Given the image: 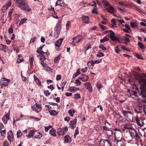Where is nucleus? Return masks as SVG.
Listing matches in <instances>:
<instances>
[{
	"label": "nucleus",
	"mask_w": 146,
	"mask_h": 146,
	"mask_svg": "<svg viewBox=\"0 0 146 146\" xmlns=\"http://www.w3.org/2000/svg\"><path fill=\"white\" fill-rule=\"evenodd\" d=\"M129 134L132 139H135L136 144L139 146V143H141V140L137 131L133 127L130 129Z\"/></svg>",
	"instance_id": "obj_1"
},
{
	"label": "nucleus",
	"mask_w": 146,
	"mask_h": 146,
	"mask_svg": "<svg viewBox=\"0 0 146 146\" xmlns=\"http://www.w3.org/2000/svg\"><path fill=\"white\" fill-rule=\"evenodd\" d=\"M17 2L21 9L27 12H30L31 10V9L24 2L23 0H17Z\"/></svg>",
	"instance_id": "obj_2"
},
{
	"label": "nucleus",
	"mask_w": 146,
	"mask_h": 146,
	"mask_svg": "<svg viewBox=\"0 0 146 146\" xmlns=\"http://www.w3.org/2000/svg\"><path fill=\"white\" fill-rule=\"evenodd\" d=\"M139 83L140 84H142L140 86L141 94L143 97V95L146 93V80L143 78H141L139 80Z\"/></svg>",
	"instance_id": "obj_3"
},
{
	"label": "nucleus",
	"mask_w": 146,
	"mask_h": 146,
	"mask_svg": "<svg viewBox=\"0 0 146 146\" xmlns=\"http://www.w3.org/2000/svg\"><path fill=\"white\" fill-rule=\"evenodd\" d=\"M102 3L104 5L107 7L106 9L108 12L113 13L115 12V10L113 6H111L106 0H103Z\"/></svg>",
	"instance_id": "obj_4"
},
{
	"label": "nucleus",
	"mask_w": 146,
	"mask_h": 146,
	"mask_svg": "<svg viewBox=\"0 0 146 146\" xmlns=\"http://www.w3.org/2000/svg\"><path fill=\"white\" fill-rule=\"evenodd\" d=\"M61 21H60L57 23L54 29V36L56 38H58L60 35L61 27Z\"/></svg>",
	"instance_id": "obj_5"
},
{
	"label": "nucleus",
	"mask_w": 146,
	"mask_h": 146,
	"mask_svg": "<svg viewBox=\"0 0 146 146\" xmlns=\"http://www.w3.org/2000/svg\"><path fill=\"white\" fill-rule=\"evenodd\" d=\"M113 130L115 131L114 134L115 136V140H121L123 139H122V133L120 129L117 128H114Z\"/></svg>",
	"instance_id": "obj_6"
},
{
	"label": "nucleus",
	"mask_w": 146,
	"mask_h": 146,
	"mask_svg": "<svg viewBox=\"0 0 146 146\" xmlns=\"http://www.w3.org/2000/svg\"><path fill=\"white\" fill-rule=\"evenodd\" d=\"M128 122V121L125 118H123L122 117H120L117 119L116 121V123L119 126H123Z\"/></svg>",
	"instance_id": "obj_7"
},
{
	"label": "nucleus",
	"mask_w": 146,
	"mask_h": 146,
	"mask_svg": "<svg viewBox=\"0 0 146 146\" xmlns=\"http://www.w3.org/2000/svg\"><path fill=\"white\" fill-rule=\"evenodd\" d=\"M83 38V36L80 35L74 37L72 38L73 40L72 42L73 45L75 46L76 44L79 42Z\"/></svg>",
	"instance_id": "obj_8"
},
{
	"label": "nucleus",
	"mask_w": 146,
	"mask_h": 146,
	"mask_svg": "<svg viewBox=\"0 0 146 146\" xmlns=\"http://www.w3.org/2000/svg\"><path fill=\"white\" fill-rule=\"evenodd\" d=\"M31 108L33 111H35L37 113L40 111L42 109L41 105L36 103L35 105L32 106Z\"/></svg>",
	"instance_id": "obj_9"
},
{
	"label": "nucleus",
	"mask_w": 146,
	"mask_h": 146,
	"mask_svg": "<svg viewBox=\"0 0 146 146\" xmlns=\"http://www.w3.org/2000/svg\"><path fill=\"white\" fill-rule=\"evenodd\" d=\"M135 119L137 124L140 127H142L144 124L143 120L137 115L136 116Z\"/></svg>",
	"instance_id": "obj_10"
},
{
	"label": "nucleus",
	"mask_w": 146,
	"mask_h": 146,
	"mask_svg": "<svg viewBox=\"0 0 146 146\" xmlns=\"http://www.w3.org/2000/svg\"><path fill=\"white\" fill-rule=\"evenodd\" d=\"M68 130V127L66 126L64 127L62 129L59 128L58 129L57 133L60 136L63 135L67 132Z\"/></svg>",
	"instance_id": "obj_11"
},
{
	"label": "nucleus",
	"mask_w": 146,
	"mask_h": 146,
	"mask_svg": "<svg viewBox=\"0 0 146 146\" xmlns=\"http://www.w3.org/2000/svg\"><path fill=\"white\" fill-rule=\"evenodd\" d=\"M10 82L9 79L5 78H2L0 81V84L3 86L6 87L7 86Z\"/></svg>",
	"instance_id": "obj_12"
},
{
	"label": "nucleus",
	"mask_w": 146,
	"mask_h": 146,
	"mask_svg": "<svg viewBox=\"0 0 146 146\" xmlns=\"http://www.w3.org/2000/svg\"><path fill=\"white\" fill-rule=\"evenodd\" d=\"M41 64L45 70L48 72H52V69L50 68L44 62V61H41Z\"/></svg>",
	"instance_id": "obj_13"
},
{
	"label": "nucleus",
	"mask_w": 146,
	"mask_h": 146,
	"mask_svg": "<svg viewBox=\"0 0 146 146\" xmlns=\"http://www.w3.org/2000/svg\"><path fill=\"white\" fill-rule=\"evenodd\" d=\"M133 127L128 123L123 126V129L124 131L127 132L130 131V129H131Z\"/></svg>",
	"instance_id": "obj_14"
},
{
	"label": "nucleus",
	"mask_w": 146,
	"mask_h": 146,
	"mask_svg": "<svg viewBox=\"0 0 146 146\" xmlns=\"http://www.w3.org/2000/svg\"><path fill=\"white\" fill-rule=\"evenodd\" d=\"M10 110H9L8 112L2 118V120L3 123L5 124L7 123L8 121L10 119L9 116L10 115Z\"/></svg>",
	"instance_id": "obj_15"
},
{
	"label": "nucleus",
	"mask_w": 146,
	"mask_h": 146,
	"mask_svg": "<svg viewBox=\"0 0 146 146\" xmlns=\"http://www.w3.org/2000/svg\"><path fill=\"white\" fill-rule=\"evenodd\" d=\"M11 0L8 1L6 4V5L4 6L2 8L1 10L3 12H5L6 10L8 8L11 6Z\"/></svg>",
	"instance_id": "obj_16"
},
{
	"label": "nucleus",
	"mask_w": 146,
	"mask_h": 146,
	"mask_svg": "<svg viewBox=\"0 0 146 146\" xmlns=\"http://www.w3.org/2000/svg\"><path fill=\"white\" fill-rule=\"evenodd\" d=\"M7 137L9 142H11L13 141L14 135L11 130H9L8 132Z\"/></svg>",
	"instance_id": "obj_17"
},
{
	"label": "nucleus",
	"mask_w": 146,
	"mask_h": 146,
	"mask_svg": "<svg viewBox=\"0 0 146 146\" xmlns=\"http://www.w3.org/2000/svg\"><path fill=\"white\" fill-rule=\"evenodd\" d=\"M124 140L122 139L121 140H114L113 141V144L114 145H117V146H124Z\"/></svg>",
	"instance_id": "obj_18"
},
{
	"label": "nucleus",
	"mask_w": 146,
	"mask_h": 146,
	"mask_svg": "<svg viewBox=\"0 0 146 146\" xmlns=\"http://www.w3.org/2000/svg\"><path fill=\"white\" fill-rule=\"evenodd\" d=\"M84 85L86 88L90 93L92 92V88L91 84L90 82H87L84 83Z\"/></svg>",
	"instance_id": "obj_19"
},
{
	"label": "nucleus",
	"mask_w": 146,
	"mask_h": 146,
	"mask_svg": "<svg viewBox=\"0 0 146 146\" xmlns=\"http://www.w3.org/2000/svg\"><path fill=\"white\" fill-rule=\"evenodd\" d=\"M76 119H75L71 121L69 123L70 127L72 129L75 128L76 126Z\"/></svg>",
	"instance_id": "obj_20"
},
{
	"label": "nucleus",
	"mask_w": 146,
	"mask_h": 146,
	"mask_svg": "<svg viewBox=\"0 0 146 146\" xmlns=\"http://www.w3.org/2000/svg\"><path fill=\"white\" fill-rule=\"evenodd\" d=\"M46 52H44L43 51H41V53L38 55L37 56V57L38 58L39 57V59L41 61H44L46 58H45V56L43 54L46 53Z\"/></svg>",
	"instance_id": "obj_21"
},
{
	"label": "nucleus",
	"mask_w": 146,
	"mask_h": 146,
	"mask_svg": "<svg viewBox=\"0 0 146 146\" xmlns=\"http://www.w3.org/2000/svg\"><path fill=\"white\" fill-rule=\"evenodd\" d=\"M109 32H111L109 35L110 38L112 40L115 41L117 40V37L115 36V34L112 31L110 30Z\"/></svg>",
	"instance_id": "obj_22"
},
{
	"label": "nucleus",
	"mask_w": 146,
	"mask_h": 146,
	"mask_svg": "<svg viewBox=\"0 0 146 146\" xmlns=\"http://www.w3.org/2000/svg\"><path fill=\"white\" fill-rule=\"evenodd\" d=\"M131 36L127 34H125V36L123 37V40H124L125 43L127 44L130 41V38H131Z\"/></svg>",
	"instance_id": "obj_23"
},
{
	"label": "nucleus",
	"mask_w": 146,
	"mask_h": 146,
	"mask_svg": "<svg viewBox=\"0 0 146 146\" xmlns=\"http://www.w3.org/2000/svg\"><path fill=\"white\" fill-rule=\"evenodd\" d=\"M122 112L125 117H127L129 114L133 115V113L131 111L128 110H123L122 111Z\"/></svg>",
	"instance_id": "obj_24"
},
{
	"label": "nucleus",
	"mask_w": 146,
	"mask_h": 146,
	"mask_svg": "<svg viewBox=\"0 0 146 146\" xmlns=\"http://www.w3.org/2000/svg\"><path fill=\"white\" fill-rule=\"evenodd\" d=\"M63 39V38H60L55 42V46L57 47H59L61 46Z\"/></svg>",
	"instance_id": "obj_25"
},
{
	"label": "nucleus",
	"mask_w": 146,
	"mask_h": 146,
	"mask_svg": "<svg viewBox=\"0 0 146 146\" xmlns=\"http://www.w3.org/2000/svg\"><path fill=\"white\" fill-rule=\"evenodd\" d=\"M93 3H94V4L91 5L92 7H95L92 10V12L94 14H98V12L97 11V8L96 7V2L93 1Z\"/></svg>",
	"instance_id": "obj_26"
},
{
	"label": "nucleus",
	"mask_w": 146,
	"mask_h": 146,
	"mask_svg": "<svg viewBox=\"0 0 146 146\" xmlns=\"http://www.w3.org/2000/svg\"><path fill=\"white\" fill-rule=\"evenodd\" d=\"M83 21L85 23H88L89 22V17L88 16L83 15L82 17Z\"/></svg>",
	"instance_id": "obj_27"
},
{
	"label": "nucleus",
	"mask_w": 146,
	"mask_h": 146,
	"mask_svg": "<svg viewBox=\"0 0 146 146\" xmlns=\"http://www.w3.org/2000/svg\"><path fill=\"white\" fill-rule=\"evenodd\" d=\"M0 49L4 52H7L9 50L7 46L2 44H0Z\"/></svg>",
	"instance_id": "obj_28"
},
{
	"label": "nucleus",
	"mask_w": 146,
	"mask_h": 146,
	"mask_svg": "<svg viewBox=\"0 0 146 146\" xmlns=\"http://www.w3.org/2000/svg\"><path fill=\"white\" fill-rule=\"evenodd\" d=\"M142 106L138 105L135 107L134 110L135 112L139 113L141 112L142 111Z\"/></svg>",
	"instance_id": "obj_29"
},
{
	"label": "nucleus",
	"mask_w": 146,
	"mask_h": 146,
	"mask_svg": "<svg viewBox=\"0 0 146 146\" xmlns=\"http://www.w3.org/2000/svg\"><path fill=\"white\" fill-rule=\"evenodd\" d=\"M113 143V141H111L110 140H105L104 141V145H107L108 146H112V145Z\"/></svg>",
	"instance_id": "obj_30"
},
{
	"label": "nucleus",
	"mask_w": 146,
	"mask_h": 146,
	"mask_svg": "<svg viewBox=\"0 0 146 146\" xmlns=\"http://www.w3.org/2000/svg\"><path fill=\"white\" fill-rule=\"evenodd\" d=\"M80 88H77L75 87L71 86L69 88V91L73 93H75L77 90H80Z\"/></svg>",
	"instance_id": "obj_31"
},
{
	"label": "nucleus",
	"mask_w": 146,
	"mask_h": 146,
	"mask_svg": "<svg viewBox=\"0 0 146 146\" xmlns=\"http://www.w3.org/2000/svg\"><path fill=\"white\" fill-rule=\"evenodd\" d=\"M64 142L66 143H70L72 141V139L68 135H66L64 137Z\"/></svg>",
	"instance_id": "obj_32"
},
{
	"label": "nucleus",
	"mask_w": 146,
	"mask_h": 146,
	"mask_svg": "<svg viewBox=\"0 0 146 146\" xmlns=\"http://www.w3.org/2000/svg\"><path fill=\"white\" fill-rule=\"evenodd\" d=\"M79 79L83 82H86L88 80V78L87 76L84 74H82V76L81 77H80Z\"/></svg>",
	"instance_id": "obj_33"
},
{
	"label": "nucleus",
	"mask_w": 146,
	"mask_h": 146,
	"mask_svg": "<svg viewBox=\"0 0 146 146\" xmlns=\"http://www.w3.org/2000/svg\"><path fill=\"white\" fill-rule=\"evenodd\" d=\"M34 78L35 81L37 85L38 86H41V82L40 80L38 78L36 77L35 75H34Z\"/></svg>",
	"instance_id": "obj_34"
},
{
	"label": "nucleus",
	"mask_w": 146,
	"mask_h": 146,
	"mask_svg": "<svg viewBox=\"0 0 146 146\" xmlns=\"http://www.w3.org/2000/svg\"><path fill=\"white\" fill-rule=\"evenodd\" d=\"M61 0H58L57 1L56 3L55 6H57L59 5L60 6H63L64 5V3L63 1H62L61 3Z\"/></svg>",
	"instance_id": "obj_35"
},
{
	"label": "nucleus",
	"mask_w": 146,
	"mask_h": 146,
	"mask_svg": "<svg viewBox=\"0 0 146 146\" xmlns=\"http://www.w3.org/2000/svg\"><path fill=\"white\" fill-rule=\"evenodd\" d=\"M50 134L52 136L56 137V130L54 128H52L49 131Z\"/></svg>",
	"instance_id": "obj_36"
},
{
	"label": "nucleus",
	"mask_w": 146,
	"mask_h": 146,
	"mask_svg": "<svg viewBox=\"0 0 146 146\" xmlns=\"http://www.w3.org/2000/svg\"><path fill=\"white\" fill-rule=\"evenodd\" d=\"M48 111L50 114L52 116H55L58 113V112H57L55 110H48Z\"/></svg>",
	"instance_id": "obj_37"
},
{
	"label": "nucleus",
	"mask_w": 146,
	"mask_h": 146,
	"mask_svg": "<svg viewBox=\"0 0 146 146\" xmlns=\"http://www.w3.org/2000/svg\"><path fill=\"white\" fill-rule=\"evenodd\" d=\"M24 59L23 58L21 55V54H19L18 56L17 62L19 63L23 61Z\"/></svg>",
	"instance_id": "obj_38"
},
{
	"label": "nucleus",
	"mask_w": 146,
	"mask_h": 146,
	"mask_svg": "<svg viewBox=\"0 0 146 146\" xmlns=\"http://www.w3.org/2000/svg\"><path fill=\"white\" fill-rule=\"evenodd\" d=\"M75 111L72 108L70 109L68 111V113L71 117H73Z\"/></svg>",
	"instance_id": "obj_39"
},
{
	"label": "nucleus",
	"mask_w": 146,
	"mask_h": 146,
	"mask_svg": "<svg viewBox=\"0 0 146 146\" xmlns=\"http://www.w3.org/2000/svg\"><path fill=\"white\" fill-rule=\"evenodd\" d=\"M34 135V131L33 130H32L29 132V134L27 136V137L28 138H30L33 136Z\"/></svg>",
	"instance_id": "obj_40"
},
{
	"label": "nucleus",
	"mask_w": 146,
	"mask_h": 146,
	"mask_svg": "<svg viewBox=\"0 0 146 146\" xmlns=\"http://www.w3.org/2000/svg\"><path fill=\"white\" fill-rule=\"evenodd\" d=\"M27 20V18H23L20 21V23L19 24V26H20L22 24L26 23V21Z\"/></svg>",
	"instance_id": "obj_41"
},
{
	"label": "nucleus",
	"mask_w": 146,
	"mask_h": 146,
	"mask_svg": "<svg viewBox=\"0 0 146 146\" xmlns=\"http://www.w3.org/2000/svg\"><path fill=\"white\" fill-rule=\"evenodd\" d=\"M61 57V55L60 54V55H58V56H56V57H55V58H54V62L55 63H56L58 62L59 61L60 58Z\"/></svg>",
	"instance_id": "obj_42"
},
{
	"label": "nucleus",
	"mask_w": 146,
	"mask_h": 146,
	"mask_svg": "<svg viewBox=\"0 0 146 146\" xmlns=\"http://www.w3.org/2000/svg\"><path fill=\"white\" fill-rule=\"evenodd\" d=\"M94 64V61L93 60H91L88 62L87 63L88 66H90L91 68H92Z\"/></svg>",
	"instance_id": "obj_43"
},
{
	"label": "nucleus",
	"mask_w": 146,
	"mask_h": 146,
	"mask_svg": "<svg viewBox=\"0 0 146 146\" xmlns=\"http://www.w3.org/2000/svg\"><path fill=\"white\" fill-rule=\"evenodd\" d=\"M130 25L132 28L134 29L136 28L137 27V24L135 22H131Z\"/></svg>",
	"instance_id": "obj_44"
},
{
	"label": "nucleus",
	"mask_w": 146,
	"mask_h": 146,
	"mask_svg": "<svg viewBox=\"0 0 146 146\" xmlns=\"http://www.w3.org/2000/svg\"><path fill=\"white\" fill-rule=\"evenodd\" d=\"M42 135L39 132L37 133L35 136V138L36 139H40L42 137Z\"/></svg>",
	"instance_id": "obj_45"
},
{
	"label": "nucleus",
	"mask_w": 146,
	"mask_h": 146,
	"mask_svg": "<svg viewBox=\"0 0 146 146\" xmlns=\"http://www.w3.org/2000/svg\"><path fill=\"white\" fill-rule=\"evenodd\" d=\"M137 44L140 48L142 49H145V46L141 42H138Z\"/></svg>",
	"instance_id": "obj_46"
},
{
	"label": "nucleus",
	"mask_w": 146,
	"mask_h": 146,
	"mask_svg": "<svg viewBox=\"0 0 146 146\" xmlns=\"http://www.w3.org/2000/svg\"><path fill=\"white\" fill-rule=\"evenodd\" d=\"M109 40L108 38L107 37H105L103 38L100 40V42L101 43H103L106 41H107Z\"/></svg>",
	"instance_id": "obj_47"
},
{
	"label": "nucleus",
	"mask_w": 146,
	"mask_h": 146,
	"mask_svg": "<svg viewBox=\"0 0 146 146\" xmlns=\"http://www.w3.org/2000/svg\"><path fill=\"white\" fill-rule=\"evenodd\" d=\"M119 47L118 46H116L114 48V50L115 52L117 54H119L120 52V50L119 49Z\"/></svg>",
	"instance_id": "obj_48"
},
{
	"label": "nucleus",
	"mask_w": 146,
	"mask_h": 146,
	"mask_svg": "<svg viewBox=\"0 0 146 146\" xmlns=\"http://www.w3.org/2000/svg\"><path fill=\"white\" fill-rule=\"evenodd\" d=\"M75 83L76 86H80L82 84L81 82L78 79H76L75 81Z\"/></svg>",
	"instance_id": "obj_49"
},
{
	"label": "nucleus",
	"mask_w": 146,
	"mask_h": 146,
	"mask_svg": "<svg viewBox=\"0 0 146 146\" xmlns=\"http://www.w3.org/2000/svg\"><path fill=\"white\" fill-rule=\"evenodd\" d=\"M23 134L20 130H18L17 132V136L18 138H19L21 137Z\"/></svg>",
	"instance_id": "obj_50"
},
{
	"label": "nucleus",
	"mask_w": 146,
	"mask_h": 146,
	"mask_svg": "<svg viewBox=\"0 0 146 146\" xmlns=\"http://www.w3.org/2000/svg\"><path fill=\"white\" fill-rule=\"evenodd\" d=\"M79 132L78 131V127H77L75 129V133L74 135V138H75L77 135L78 134Z\"/></svg>",
	"instance_id": "obj_51"
},
{
	"label": "nucleus",
	"mask_w": 146,
	"mask_h": 146,
	"mask_svg": "<svg viewBox=\"0 0 146 146\" xmlns=\"http://www.w3.org/2000/svg\"><path fill=\"white\" fill-rule=\"evenodd\" d=\"M91 48V45L90 44H86V49L85 50V52H86V51L89 49Z\"/></svg>",
	"instance_id": "obj_52"
},
{
	"label": "nucleus",
	"mask_w": 146,
	"mask_h": 146,
	"mask_svg": "<svg viewBox=\"0 0 146 146\" xmlns=\"http://www.w3.org/2000/svg\"><path fill=\"white\" fill-rule=\"evenodd\" d=\"M29 62H30V64L31 67H32L33 64V62L34 60V59L33 57L30 58L29 59Z\"/></svg>",
	"instance_id": "obj_53"
},
{
	"label": "nucleus",
	"mask_w": 146,
	"mask_h": 146,
	"mask_svg": "<svg viewBox=\"0 0 146 146\" xmlns=\"http://www.w3.org/2000/svg\"><path fill=\"white\" fill-rule=\"evenodd\" d=\"M118 3L121 5L125 6H127V1L119 2Z\"/></svg>",
	"instance_id": "obj_54"
},
{
	"label": "nucleus",
	"mask_w": 146,
	"mask_h": 146,
	"mask_svg": "<svg viewBox=\"0 0 146 146\" xmlns=\"http://www.w3.org/2000/svg\"><path fill=\"white\" fill-rule=\"evenodd\" d=\"M70 21H68L66 24V29L68 30L69 29V27L70 26Z\"/></svg>",
	"instance_id": "obj_55"
},
{
	"label": "nucleus",
	"mask_w": 146,
	"mask_h": 146,
	"mask_svg": "<svg viewBox=\"0 0 146 146\" xmlns=\"http://www.w3.org/2000/svg\"><path fill=\"white\" fill-rule=\"evenodd\" d=\"M96 86L97 88L99 89L103 87L101 83L100 82H98L97 83Z\"/></svg>",
	"instance_id": "obj_56"
},
{
	"label": "nucleus",
	"mask_w": 146,
	"mask_h": 146,
	"mask_svg": "<svg viewBox=\"0 0 146 146\" xmlns=\"http://www.w3.org/2000/svg\"><path fill=\"white\" fill-rule=\"evenodd\" d=\"M103 129L104 133H105L109 129V128L107 126H104L103 127Z\"/></svg>",
	"instance_id": "obj_57"
},
{
	"label": "nucleus",
	"mask_w": 146,
	"mask_h": 146,
	"mask_svg": "<svg viewBox=\"0 0 146 146\" xmlns=\"http://www.w3.org/2000/svg\"><path fill=\"white\" fill-rule=\"evenodd\" d=\"M105 133L108 135L110 136L112 134V131L109 129Z\"/></svg>",
	"instance_id": "obj_58"
},
{
	"label": "nucleus",
	"mask_w": 146,
	"mask_h": 146,
	"mask_svg": "<svg viewBox=\"0 0 146 146\" xmlns=\"http://www.w3.org/2000/svg\"><path fill=\"white\" fill-rule=\"evenodd\" d=\"M0 132L2 136H4L5 134L6 131L5 129L3 130H0Z\"/></svg>",
	"instance_id": "obj_59"
},
{
	"label": "nucleus",
	"mask_w": 146,
	"mask_h": 146,
	"mask_svg": "<svg viewBox=\"0 0 146 146\" xmlns=\"http://www.w3.org/2000/svg\"><path fill=\"white\" fill-rule=\"evenodd\" d=\"M8 32L9 34H12L13 33V30L11 26L8 30Z\"/></svg>",
	"instance_id": "obj_60"
},
{
	"label": "nucleus",
	"mask_w": 146,
	"mask_h": 146,
	"mask_svg": "<svg viewBox=\"0 0 146 146\" xmlns=\"http://www.w3.org/2000/svg\"><path fill=\"white\" fill-rule=\"evenodd\" d=\"M30 117L31 119H33L36 121H38L40 120V119L37 117H35L33 116H30Z\"/></svg>",
	"instance_id": "obj_61"
},
{
	"label": "nucleus",
	"mask_w": 146,
	"mask_h": 146,
	"mask_svg": "<svg viewBox=\"0 0 146 146\" xmlns=\"http://www.w3.org/2000/svg\"><path fill=\"white\" fill-rule=\"evenodd\" d=\"M36 39V37H34L32 38L30 41V43H33L35 42Z\"/></svg>",
	"instance_id": "obj_62"
},
{
	"label": "nucleus",
	"mask_w": 146,
	"mask_h": 146,
	"mask_svg": "<svg viewBox=\"0 0 146 146\" xmlns=\"http://www.w3.org/2000/svg\"><path fill=\"white\" fill-rule=\"evenodd\" d=\"M99 48L103 50H106V47L102 44H101L100 45Z\"/></svg>",
	"instance_id": "obj_63"
},
{
	"label": "nucleus",
	"mask_w": 146,
	"mask_h": 146,
	"mask_svg": "<svg viewBox=\"0 0 146 146\" xmlns=\"http://www.w3.org/2000/svg\"><path fill=\"white\" fill-rule=\"evenodd\" d=\"M99 25L100 28L103 30H106L107 29V28L106 27L104 26L101 24L99 23Z\"/></svg>",
	"instance_id": "obj_64"
}]
</instances>
